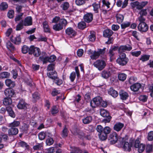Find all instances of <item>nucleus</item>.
Wrapping results in <instances>:
<instances>
[{
    "label": "nucleus",
    "instance_id": "nucleus-48",
    "mask_svg": "<svg viewBox=\"0 0 153 153\" xmlns=\"http://www.w3.org/2000/svg\"><path fill=\"white\" fill-rule=\"evenodd\" d=\"M150 56L149 55H144L142 56L140 59V60L142 62H145L149 59Z\"/></svg>",
    "mask_w": 153,
    "mask_h": 153
},
{
    "label": "nucleus",
    "instance_id": "nucleus-1",
    "mask_svg": "<svg viewBox=\"0 0 153 153\" xmlns=\"http://www.w3.org/2000/svg\"><path fill=\"white\" fill-rule=\"evenodd\" d=\"M96 130L99 132L98 136L100 139L103 141L106 140L108 138V134L111 132V128L107 126H105L104 128L100 125L97 126Z\"/></svg>",
    "mask_w": 153,
    "mask_h": 153
},
{
    "label": "nucleus",
    "instance_id": "nucleus-13",
    "mask_svg": "<svg viewBox=\"0 0 153 153\" xmlns=\"http://www.w3.org/2000/svg\"><path fill=\"white\" fill-rule=\"evenodd\" d=\"M4 92L5 96L11 98L14 97L15 95L14 90L11 88L6 89Z\"/></svg>",
    "mask_w": 153,
    "mask_h": 153
},
{
    "label": "nucleus",
    "instance_id": "nucleus-53",
    "mask_svg": "<svg viewBox=\"0 0 153 153\" xmlns=\"http://www.w3.org/2000/svg\"><path fill=\"white\" fill-rule=\"evenodd\" d=\"M147 139L148 141H152L153 140V131H151L148 134Z\"/></svg>",
    "mask_w": 153,
    "mask_h": 153
},
{
    "label": "nucleus",
    "instance_id": "nucleus-7",
    "mask_svg": "<svg viewBox=\"0 0 153 153\" xmlns=\"http://www.w3.org/2000/svg\"><path fill=\"white\" fill-rule=\"evenodd\" d=\"M108 138L110 144H114L117 142L118 136L116 132L114 131L109 134Z\"/></svg>",
    "mask_w": 153,
    "mask_h": 153
},
{
    "label": "nucleus",
    "instance_id": "nucleus-10",
    "mask_svg": "<svg viewBox=\"0 0 153 153\" xmlns=\"http://www.w3.org/2000/svg\"><path fill=\"white\" fill-rule=\"evenodd\" d=\"M102 100V98L100 97L94 98L93 100L91 102L90 105L93 108H95L96 106H100Z\"/></svg>",
    "mask_w": 153,
    "mask_h": 153
},
{
    "label": "nucleus",
    "instance_id": "nucleus-52",
    "mask_svg": "<svg viewBox=\"0 0 153 153\" xmlns=\"http://www.w3.org/2000/svg\"><path fill=\"white\" fill-rule=\"evenodd\" d=\"M148 3V2L147 1H143L141 3L139 2V6L138 7V8L139 10H141Z\"/></svg>",
    "mask_w": 153,
    "mask_h": 153
},
{
    "label": "nucleus",
    "instance_id": "nucleus-24",
    "mask_svg": "<svg viewBox=\"0 0 153 153\" xmlns=\"http://www.w3.org/2000/svg\"><path fill=\"white\" fill-rule=\"evenodd\" d=\"M32 18L31 16H28L25 18L23 21V24L25 26H28L32 24Z\"/></svg>",
    "mask_w": 153,
    "mask_h": 153
},
{
    "label": "nucleus",
    "instance_id": "nucleus-29",
    "mask_svg": "<svg viewBox=\"0 0 153 153\" xmlns=\"http://www.w3.org/2000/svg\"><path fill=\"white\" fill-rule=\"evenodd\" d=\"M92 117L91 116H88L82 119V123L84 124H88L92 121Z\"/></svg>",
    "mask_w": 153,
    "mask_h": 153
},
{
    "label": "nucleus",
    "instance_id": "nucleus-36",
    "mask_svg": "<svg viewBox=\"0 0 153 153\" xmlns=\"http://www.w3.org/2000/svg\"><path fill=\"white\" fill-rule=\"evenodd\" d=\"M34 150H42L43 148V145L42 143H37L36 145L33 146Z\"/></svg>",
    "mask_w": 153,
    "mask_h": 153
},
{
    "label": "nucleus",
    "instance_id": "nucleus-47",
    "mask_svg": "<svg viewBox=\"0 0 153 153\" xmlns=\"http://www.w3.org/2000/svg\"><path fill=\"white\" fill-rule=\"evenodd\" d=\"M7 47L10 51H13L15 49V48L13 44L10 41H8L7 43Z\"/></svg>",
    "mask_w": 153,
    "mask_h": 153
},
{
    "label": "nucleus",
    "instance_id": "nucleus-16",
    "mask_svg": "<svg viewBox=\"0 0 153 153\" xmlns=\"http://www.w3.org/2000/svg\"><path fill=\"white\" fill-rule=\"evenodd\" d=\"M27 104L25 102V100L22 99H20L17 105V107L19 109H25L27 108Z\"/></svg>",
    "mask_w": 153,
    "mask_h": 153
},
{
    "label": "nucleus",
    "instance_id": "nucleus-63",
    "mask_svg": "<svg viewBox=\"0 0 153 153\" xmlns=\"http://www.w3.org/2000/svg\"><path fill=\"white\" fill-rule=\"evenodd\" d=\"M54 66L55 65L53 64H49L47 66V70L48 71H53L54 69Z\"/></svg>",
    "mask_w": 153,
    "mask_h": 153
},
{
    "label": "nucleus",
    "instance_id": "nucleus-64",
    "mask_svg": "<svg viewBox=\"0 0 153 153\" xmlns=\"http://www.w3.org/2000/svg\"><path fill=\"white\" fill-rule=\"evenodd\" d=\"M86 0H76L75 3L78 5H81L84 4Z\"/></svg>",
    "mask_w": 153,
    "mask_h": 153
},
{
    "label": "nucleus",
    "instance_id": "nucleus-31",
    "mask_svg": "<svg viewBox=\"0 0 153 153\" xmlns=\"http://www.w3.org/2000/svg\"><path fill=\"white\" fill-rule=\"evenodd\" d=\"M53 29L56 31H59L63 29V27L61 24L59 23H56L53 26Z\"/></svg>",
    "mask_w": 153,
    "mask_h": 153
},
{
    "label": "nucleus",
    "instance_id": "nucleus-3",
    "mask_svg": "<svg viewBox=\"0 0 153 153\" xmlns=\"http://www.w3.org/2000/svg\"><path fill=\"white\" fill-rule=\"evenodd\" d=\"M100 113L102 117L105 118L103 120L104 122L105 123L110 122L112 117L110 115L109 113L108 110L103 108H101Z\"/></svg>",
    "mask_w": 153,
    "mask_h": 153
},
{
    "label": "nucleus",
    "instance_id": "nucleus-33",
    "mask_svg": "<svg viewBox=\"0 0 153 153\" xmlns=\"http://www.w3.org/2000/svg\"><path fill=\"white\" fill-rule=\"evenodd\" d=\"M30 46L29 47L26 45H24L22 48V52L24 54H26L30 52Z\"/></svg>",
    "mask_w": 153,
    "mask_h": 153
},
{
    "label": "nucleus",
    "instance_id": "nucleus-6",
    "mask_svg": "<svg viewBox=\"0 0 153 153\" xmlns=\"http://www.w3.org/2000/svg\"><path fill=\"white\" fill-rule=\"evenodd\" d=\"M121 144L123 145V148L124 151L130 152L131 150V147L133 145V142L132 141L128 142L125 141L123 138Z\"/></svg>",
    "mask_w": 153,
    "mask_h": 153
},
{
    "label": "nucleus",
    "instance_id": "nucleus-49",
    "mask_svg": "<svg viewBox=\"0 0 153 153\" xmlns=\"http://www.w3.org/2000/svg\"><path fill=\"white\" fill-rule=\"evenodd\" d=\"M19 145L20 146L23 147H25L27 149H29V146L25 142L21 141L19 142Z\"/></svg>",
    "mask_w": 153,
    "mask_h": 153
},
{
    "label": "nucleus",
    "instance_id": "nucleus-55",
    "mask_svg": "<svg viewBox=\"0 0 153 153\" xmlns=\"http://www.w3.org/2000/svg\"><path fill=\"white\" fill-rule=\"evenodd\" d=\"M60 94V92L59 91L57 90L55 88H54L53 89V90L52 91L51 94L53 97H55Z\"/></svg>",
    "mask_w": 153,
    "mask_h": 153
},
{
    "label": "nucleus",
    "instance_id": "nucleus-9",
    "mask_svg": "<svg viewBox=\"0 0 153 153\" xmlns=\"http://www.w3.org/2000/svg\"><path fill=\"white\" fill-rule=\"evenodd\" d=\"M134 147L138 149V151L139 153L143 152L145 148V145L142 143H140L139 139H137L135 141Z\"/></svg>",
    "mask_w": 153,
    "mask_h": 153
},
{
    "label": "nucleus",
    "instance_id": "nucleus-12",
    "mask_svg": "<svg viewBox=\"0 0 153 153\" xmlns=\"http://www.w3.org/2000/svg\"><path fill=\"white\" fill-rule=\"evenodd\" d=\"M137 28L139 30L142 32H146L149 29V27L146 23H139Z\"/></svg>",
    "mask_w": 153,
    "mask_h": 153
},
{
    "label": "nucleus",
    "instance_id": "nucleus-62",
    "mask_svg": "<svg viewBox=\"0 0 153 153\" xmlns=\"http://www.w3.org/2000/svg\"><path fill=\"white\" fill-rule=\"evenodd\" d=\"M69 6V3L67 2H65L64 3L61 5V7L62 8V9L64 10H67Z\"/></svg>",
    "mask_w": 153,
    "mask_h": 153
},
{
    "label": "nucleus",
    "instance_id": "nucleus-38",
    "mask_svg": "<svg viewBox=\"0 0 153 153\" xmlns=\"http://www.w3.org/2000/svg\"><path fill=\"white\" fill-rule=\"evenodd\" d=\"M10 74L7 72H3L0 73V78L3 79L9 77Z\"/></svg>",
    "mask_w": 153,
    "mask_h": 153
},
{
    "label": "nucleus",
    "instance_id": "nucleus-27",
    "mask_svg": "<svg viewBox=\"0 0 153 153\" xmlns=\"http://www.w3.org/2000/svg\"><path fill=\"white\" fill-rule=\"evenodd\" d=\"M10 39L12 42L16 45H19L21 42V39L19 36L15 37L12 36Z\"/></svg>",
    "mask_w": 153,
    "mask_h": 153
},
{
    "label": "nucleus",
    "instance_id": "nucleus-26",
    "mask_svg": "<svg viewBox=\"0 0 153 153\" xmlns=\"http://www.w3.org/2000/svg\"><path fill=\"white\" fill-rule=\"evenodd\" d=\"M113 31L109 29H106L103 32V36L105 37L109 38L113 34Z\"/></svg>",
    "mask_w": 153,
    "mask_h": 153
},
{
    "label": "nucleus",
    "instance_id": "nucleus-51",
    "mask_svg": "<svg viewBox=\"0 0 153 153\" xmlns=\"http://www.w3.org/2000/svg\"><path fill=\"white\" fill-rule=\"evenodd\" d=\"M92 6L94 7V10L96 13L98 12L99 8L100 7V4H97L94 3L92 4Z\"/></svg>",
    "mask_w": 153,
    "mask_h": 153
},
{
    "label": "nucleus",
    "instance_id": "nucleus-50",
    "mask_svg": "<svg viewBox=\"0 0 153 153\" xmlns=\"http://www.w3.org/2000/svg\"><path fill=\"white\" fill-rule=\"evenodd\" d=\"M71 148L74 153H82V150L79 147H73Z\"/></svg>",
    "mask_w": 153,
    "mask_h": 153
},
{
    "label": "nucleus",
    "instance_id": "nucleus-35",
    "mask_svg": "<svg viewBox=\"0 0 153 153\" xmlns=\"http://www.w3.org/2000/svg\"><path fill=\"white\" fill-rule=\"evenodd\" d=\"M32 97L33 101L34 102H36L37 101L39 100L40 97L39 94L38 92H35L32 95Z\"/></svg>",
    "mask_w": 153,
    "mask_h": 153
},
{
    "label": "nucleus",
    "instance_id": "nucleus-39",
    "mask_svg": "<svg viewBox=\"0 0 153 153\" xmlns=\"http://www.w3.org/2000/svg\"><path fill=\"white\" fill-rule=\"evenodd\" d=\"M90 34L88 37L89 40L91 42H93L96 39L95 33L93 31H91L90 32Z\"/></svg>",
    "mask_w": 153,
    "mask_h": 153
},
{
    "label": "nucleus",
    "instance_id": "nucleus-42",
    "mask_svg": "<svg viewBox=\"0 0 153 153\" xmlns=\"http://www.w3.org/2000/svg\"><path fill=\"white\" fill-rule=\"evenodd\" d=\"M68 130L65 125L62 131V136L63 137H66L68 136Z\"/></svg>",
    "mask_w": 153,
    "mask_h": 153
},
{
    "label": "nucleus",
    "instance_id": "nucleus-58",
    "mask_svg": "<svg viewBox=\"0 0 153 153\" xmlns=\"http://www.w3.org/2000/svg\"><path fill=\"white\" fill-rule=\"evenodd\" d=\"M153 146L152 145L148 144L147 145L146 151V153H149L152 152Z\"/></svg>",
    "mask_w": 153,
    "mask_h": 153
},
{
    "label": "nucleus",
    "instance_id": "nucleus-46",
    "mask_svg": "<svg viewBox=\"0 0 153 153\" xmlns=\"http://www.w3.org/2000/svg\"><path fill=\"white\" fill-rule=\"evenodd\" d=\"M59 112V110L57 108L56 105L53 106L51 110V113L53 115L58 113Z\"/></svg>",
    "mask_w": 153,
    "mask_h": 153
},
{
    "label": "nucleus",
    "instance_id": "nucleus-11",
    "mask_svg": "<svg viewBox=\"0 0 153 153\" xmlns=\"http://www.w3.org/2000/svg\"><path fill=\"white\" fill-rule=\"evenodd\" d=\"M119 95L120 99L123 101L127 100L129 96L128 93L123 90H121L119 91Z\"/></svg>",
    "mask_w": 153,
    "mask_h": 153
},
{
    "label": "nucleus",
    "instance_id": "nucleus-21",
    "mask_svg": "<svg viewBox=\"0 0 153 153\" xmlns=\"http://www.w3.org/2000/svg\"><path fill=\"white\" fill-rule=\"evenodd\" d=\"M132 48L129 45H127L121 46L119 48V51L120 52H122L127 51H130Z\"/></svg>",
    "mask_w": 153,
    "mask_h": 153
},
{
    "label": "nucleus",
    "instance_id": "nucleus-44",
    "mask_svg": "<svg viewBox=\"0 0 153 153\" xmlns=\"http://www.w3.org/2000/svg\"><path fill=\"white\" fill-rule=\"evenodd\" d=\"M126 75L123 73H120L118 75V78L120 80L124 81L126 78Z\"/></svg>",
    "mask_w": 153,
    "mask_h": 153
},
{
    "label": "nucleus",
    "instance_id": "nucleus-43",
    "mask_svg": "<svg viewBox=\"0 0 153 153\" xmlns=\"http://www.w3.org/2000/svg\"><path fill=\"white\" fill-rule=\"evenodd\" d=\"M8 7V4L6 2H2L0 4V10L4 11Z\"/></svg>",
    "mask_w": 153,
    "mask_h": 153
},
{
    "label": "nucleus",
    "instance_id": "nucleus-5",
    "mask_svg": "<svg viewBox=\"0 0 153 153\" xmlns=\"http://www.w3.org/2000/svg\"><path fill=\"white\" fill-rule=\"evenodd\" d=\"M94 66L99 71L103 69L106 66V63L105 60L98 59L93 63Z\"/></svg>",
    "mask_w": 153,
    "mask_h": 153
},
{
    "label": "nucleus",
    "instance_id": "nucleus-61",
    "mask_svg": "<svg viewBox=\"0 0 153 153\" xmlns=\"http://www.w3.org/2000/svg\"><path fill=\"white\" fill-rule=\"evenodd\" d=\"M139 14L141 16H146L147 14V9H141L139 12Z\"/></svg>",
    "mask_w": 153,
    "mask_h": 153
},
{
    "label": "nucleus",
    "instance_id": "nucleus-34",
    "mask_svg": "<svg viewBox=\"0 0 153 153\" xmlns=\"http://www.w3.org/2000/svg\"><path fill=\"white\" fill-rule=\"evenodd\" d=\"M48 76L52 79H55L56 77L57 73L56 71L51 72H48L47 74Z\"/></svg>",
    "mask_w": 153,
    "mask_h": 153
},
{
    "label": "nucleus",
    "instance_id": "nucleus-2",
    "mask_svg": "<svg viewBox=\"0 0 153 153\" xmlns=\"http://www.w3.org/2000/svg\"><path fill=\"white\" fill-rule=\"evenodd\" d=\"M106 48H104L102 49H98L97 51H92L90 50L88 51V54H91L90 57L92 60H96L99 58L101 55H103L105 52Z\"/></svg>",
    "mask_w": 153,
    "mask_h": 153
},
{
    "label": "nucleus",
    "instance_id": "nucleus-59",
    "mask_svg": "<svg viewBox=\"0 0 153 153\" xmlns=\"http://www.w3.org/2000/svg\"><path fill=\"white\" fill-rule=\"evenodd\" d=\"M131 5L132 8L134 9L135 8H136L137 9L139 10L138 8V7L139 6V2L138 1H135L131 2Z\"/></svg>",
    "mask_w": 153,
    "mask_h": 153
},
{
    "label": "nucleus",
    "instance_id": "nucleus-19",
    "mask_svg": "<svg viewBox=\"0 0 153 153\" xmlns=\"http://www.w3.org/2000/svg\"><path fill=\"white\" fill-rule=\"evenodd\" d=\"M7 131L9 136H10L17 134L19 132V130L17 128L10 127L8 130Z\"/></svg>",
    "mask_w": 153,
    "mask_h": 153
},
{
    "label": "nucleus",
    "instance_id": "nucleus-23",
    "mask_svg": "<svg viewBox=\"0 0 153 153\" xmlns=\"http://www.w3.org/2000/svg\"><path fill=\"white\" fill-rule=\"evenodd\" d=\"M29 126V125L27 124L24 123L20 128V131L24 133L27 134Z\"/></svg>",
    "mask_w": 153,
    "mask_h": 153
},
{
    "label": "nucleus",
    "instance_id": "nucleus-28",
    "mask_svg": "<svg viewBox=\"0 0 153 153\" xmlns=\"http://www.w3.org/2000/svg\"><path fill=\"white\" fill-rule=\"evenodd\" d=\"M108 94L114 98L117 97L118 95V93L117 91L114 89L112 87L110 88L108 91Z\"/></svg>",
    "mask_w": 153,
    "mask_h": 153
},
{
    "label": "nucleus",
    "instance_id": "nucleus-8",
    "mask_svg": "<svg viewBox=\"0 0 153 153\" xmlns=\"http://www.w3.org/2000/svg\"><path fill=\"white\" fill-rule=\"evenodd\" d=\"M30 52H29L30 55L33 54L36 57H39L41 54V51L39 48L35 47L33 45L30 46Z\"/></svg>",
    "mask_w": 153,
    "mask_h": 153
},
{
    "label": "nucleus",
    "instance_id": "nucleus-17",
    "mask_svg": "<svg viewBox=\"0 0 153 153\" xmlns=\"http://www.w3.org/2000/svg\"><path fill=\"white\" fill-rule=\"evenodd\" d=\"M6 111L7 112L8 116L12 118H14L16 117V114L12 107L10 106H6Z\"/></svg>",
    "mask_w": 153,
    "mask_h": 153
},
{
    "label": "nucleus",
    "instance_id": "nucleus-56",
    "mask_svg": "<svg viewBox=\"0 0 153 153\" xmlns=\"http://www.w3.org/2000/svg\"><path fill=\"white\" fill-rule=\"evenodd\" d=\"M23 20H22L20 23L16 26V30H21L23 28V26L24 25Z\"/></svg>",
    "mask_w": 153,
    "mask_h": 153
},
{
    "label": "nucleus",
    "instance_id": "nucleus-40",
    "mask_svg": "<svg viewBox=\"0 0 153 153\" xmlns=\"http://www.w3.org/2000/svg\"><path fill=\"white\" fill-rule=\"evenodd\" d=\"M20 124L19 121L14 120L13 121L9 124V126L10 127L15 128L18 126Z\"/></svg>",
    "mask_w": 153,
    "mask_h": 153
},
{
    "label": "nucleus",
    "instance_id": "nucleus-32",
    "mask_svg": "<svg viewBox=\"0 0 153 153\" xmlns=\"http://www.w3.org/2000/svg\"><path fill=\"white\" fill-rule=\"evenodd\" d=\"M48 137L47 138L45 141V143L47 146H50L53 145L54 143V140L53 138L48 136Z\"/></svg>",
    "mask_w": 153,
    "mask_h": 153
},
{
    "label": "nucleus",
    "instance_id": "nucleus-41",
    "mask_svg": "<svg viewBox=\"0 0 153 153\" xmlns=\"http://www.w3.org/2000/svg\"><path fill=\"white\" fill-rule=\"evenodd\" d=\"M139 100L143 102H146L148 99V96L145 95H141L138 98Z\"/></svg>",
    "mask_w": 153,
    "mask_h": 153
},
{
    "label": "nucleus",
    "instance_id": "nucleus-14",
    "mask_svg": "<svg viewBox=\"0 0 153 153\" xmlns=\"http://www.w3.org/2000/svg\"><path fill=\"white\" fill-rule=\"evenodd\" d=\"M66 34L70 37H73L76 35V32L71 27L67 28L65 30Z\"/></svg>",
    "mask_w": 153,
    "mask_h": 153
},
{
    "label": "nucleus",
    "instance_id": "nucleus-57",
    "mask_svg": "<svg viewBox=\"0 0 153 153\" xmlns=\"http://www.w3.org/2000/svg\"><path fill=\"white\" fill-rule=\"evenodd\" d=\"M59 23L61 24L63 27V26L65 27L66 26L68 23L65 19H62L60 20Z\"/></svg>",
    "mask_w": 153,
    "mask_h": 153
},
{
    "label": "nucleus",
    "instance_id": "nucleus-30",
    "mask_svg": "<svg viewBox=\"0 0 153 153\" xmlns=\"http://www.w3.org/2000/svg\"><path fill=\"white\" fill-rule=\"evenodd\" d=\"M115 17L118 23L120 24L122 22L124 19V16L123 15L118 13L116 14Z\"/></svg>",
    "mask_w": 153,
    "mask_h": 153
},
{
    "label": "nucleus",
    "instance_id": "nucleus-45",
    "mask_svg": "<svg viewBox=\"0 0 153 153\" xmlns=\"http://www.w3.org/2000/svg\"><path fill=\"white\" fill-rule=\"evenodd\" d=\"M5 83L7 86H14L15 85V82L10 79H6L5 80Z\"/></svg>",
    "mask_w": 153,
    "mask_h": 153
},
{
    "label": "nucleus",
    "instance_id": "nucleus-22",
    "mask_svg": "<svg viewBox=\"0 0 153 153\" xmlns=\"http://www.w3.org/2000/svg\"><path fill=\"white\" fill-rule=\"evenodd\" d=\"M93 15L91 13H88L85 15L83 17L84 21L88 22H91L93 20Z\"/></svg>",
    "mask_w": 153,
    "mask_h": 153
},
{
    "label": "nucleus",
    "instance_id": "nucleus-20",
    "mask_svg": "<svg viewBox=\"0 0 153 153\" xmlns=\"http://www.w3.org/2000/svg\"><path fill=\"white\" fill-rule=\"evenodd\" d=\"M3 105L6 106H10L12 103V99L10 97H5L2 100Z\"/></svg>",
    "mask_w": 153,
    "mask_h": 153
},
{
    "label": "nucleus",
    "instance_id": "nucleus-15",
    "mask_svg": "<svg viewBox=\"0 0 153 153\" xmlns=\"http://www.w3.org/2000/svg\"><path fill=\"white\" fill-rule=\"evenodd\" d=\"M124 126V124L122 123L118 122L116 123L114 125L113 129L117 132L120 131Z\"/></svg>",
    "mask_w": 153,
    "mask_h": 153
},
{
    "label": "nucleus",
    "instance_id": "nucleus-4",
    "mask_svg": "<svg viewBox=\"0 0 153 153\" xmlns=\"http://www.w3.org/2000/svg\"><path fill=\"white\" fill-rule=\"evenodd\" d=\"M128 61V59L126 57V54L124 53L120 54L119 57L116 60L117 63L121 66L126 65Z\"/></svg>",
    "mask_w": 153,
    "mask_h": 153
},
{
    "label": "nucleus",
    "instance_id": "nucleus-18",
    "mask_svg": "<svg viewBox=\"0 0 153 153\" xmlns=\"http://www.w3.org/2000/svg\"><path fill=\"white\" fill-rule=\"evenodd\" d=\"M100 74L101 77L105 79H108L111 76V72L110 71L105 70L102 71Z\"/></svg>",
    "mask_w": 153,
    "mask_h": 153
},
{
    "label": "nucleus",
    "instance_id": "nucleus-54",
    "mask_svg": "<svg viewBox=\"0 0 153 153\" xmlns=\"http://www.w3.org/2000/svg\"><path fill=\"white\" fill-rule=\"evenodd\" d=\"M78 27L79 29H83L86 27L85 23L84 22H81L78 23Z\"/></svg>",
    "mask_w": 153,
    "mask_h": 153
},
{
    "label": "nucleus",
    "instance_id": "nucleus-60",
    "mask_svg": "<svg viewBox=\"0 0 153 153\" xmlns=\"http://www.w3.org/2000/svg\"><path fill=\"white\" fill-rule=\"evenodd\" d=\"M39 59L43 62V64L46 63L48 62H49V57L48 56L45 57L42 56H40Z\"/></svg>",
    "mask_w": 153,
    "mask_h": 153
},
{
    "label": "nucleus",
    "instance_id": "nucleus-25",
    "mask_svg": "<svg viewBox=\"0 0 153 153\" xmlns=\"http://www.w3.org/2000/svg\"><path fill=\"white\" fill-rule=\"evenodd\" d=\"M137 78L134 77H131L129 79V82L130 85L131 86H141L140 84L139 83H134V82L136 81Z\"/></svg>",
    "mask_w": 153,
    "mask_h": 153
},
{
    "label": "nucleus",
    "instance_id": "nucleus-37",
    "mask_svg": "<svg viewBox=\"0 0 153 153\" xmlns=\"http://www.w3.org/2000/svg\"><path fill=\"white\" fill-rule=\"evenodd\" d=\"M46 134H47V133L46 131H42L40 132L38 135L39 139L41 140H44L46 137Z\"/></svg>",
    "mask_w": 153,
    "mask_h": 153
}]
</instances>
